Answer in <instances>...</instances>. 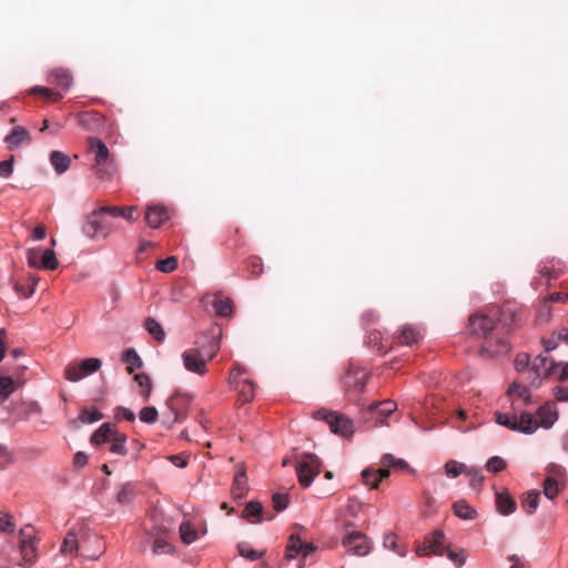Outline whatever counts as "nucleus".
Masks as SVG:
<instances>
[{
	"mask_svg": "<svg viewBox=\"0 0 568 568\" xmlns=\"http://www.w3.org/2000/svg\"><path fill=\"white\" fill-rule=\"evenodd\" d=\"M495 420L498 425L505 426V427L509 428L510 430L516 432V420H517L516 415L496 412Z\"/></svg>",
	"mask_w": 568,
	"mask_h": 568,
	"instance_id": "a18cd8bd",
	"label": "nucleus"
},
{
	"mask_svg": "<svg viewBox=\"0 0 568 568\" xmlns=\"http://www.w3.org/2000/svg\"><path fill=\"white\" fill-rule=\"evenodd\" d=\"M30 141V134L23 126H14L11 132L4 138V142L9 150H14Z\"/></svg>",
	"mask_w": 568,
	"mask_h": 568,
	"instance_id": "2eb2a0df",
	"label": "nucleus"
},
{
	"mask_svg": "<svg viewBox=\"0 0 568 568\" xmlns=\"http://www.w3.org/2000/svg\"><path fill=\"white\" fill-rule=\"evenodd\" d=\"M51 78H53V79H50V81L55 83L58 87H60L63 90H68L72 84L71 74L68 71L62 70V69L54 70L51 73Z\"/></svg>",
	"mask_w": 568,
	"mask_h": 568,
	"instance_id": "72a5a7b5",
	"label": "nucleus"
},
{
	"mask_svg": "<svg viewBox=\"0 0 568 568\" xmlns=\"http://www.w3.org/2000/svg\"><path fill=\"white\" fill-rule=\"evenodd\" d=\"M273 504H274L275 510L282 511L287 507L288 498L284 494H274Z\"/></svg>",
	"mask_w": 568,
	"mask_h": 568,
	"instance_id": "774afa93",
	"label": "nucleus"
},
{
	"mask_svg": "<svg viewBox=\"0 0 568 568\" xmlns=\"http://www.w3.org/2000/svg\"><path fill=\"white\" fill-rule=\"evenodd\" d=\"M24 418H29L41 413V406L38 402H26L22 403Z\"/></svg>",
	"mask_w": 568,
	"mask_h": 568,
	"instance_id": "052dcab7",
	"label": "nucleus"
},
{
	"mask_svg": "<svg viewBox=\"0 0 568 568\" xmlns=\"http://www.w3.org/2000/svg\"><path fill=\"white\" fill-rule=\"evenodd\" d=\"M144 327L150 335L158 342H162L165 338V332L162 325L153 317H148L144 323Z\"/></svg>",
	"mask_w": 568,
	"mask_h": 568,
	"instance_id": "2f4dec72",
	"label": "nucleus"
},
{
	"mask_svg": "<svg viewBox=\"0 0 568 568\" xmlns=\"http://www.w3.org/2000/svg\"><path fill=\"white\" fill-rule=\"evenodd\" d=\"M99 212L109 213L113 216H122L129 222H134L139 219V210L136 206L119 207V206H101Z\"/></svg>",
	"mask_w": 568,
	"mask_h": 568,
	"instance_id": "a211bd4d",
	"label": "nucleus"
},
{
	"mask_svg": "<svg viewBox=\"0 0 568 568\" xmlns=\"http://www.w3.org/2000/svg\"><path fill=\"white\" fill-rule=\"evenodd\" d=\"M89 151L94 156L95 164L99 168H102L106 164L109 159V149L106 145L98 138H89L88 140Z\"/></svg>",
	"mask_w": 568,
	"mask_h": 568,
	"instance_id": "f8f14e48",
	"label": "nucleus"
},
{
	"mask_svg": "<svg viewBox=\"0 0 568 568\" xmlns=\"http://www.w3.org/2000/svg\"><path fill=\"white\" fill-rule=\"evenodd\" d=\"M515 367L518 372L527 374L529 369V356L527 354H518L515 359Z\"/></svg>",
	"mask_w": 568,
	"mask_h": 568,
	"instance_id": "0e129e2a",
	"label": "nucleus"
},
{
	"mask_svg": "<svg viewBox=\"0 0 568 568\" xmlns=\"http://www.w3.org/2000/svg\"><path fill=\"white\" fill-rule=\"evenodd\" d=\"M545 471H546V478H550V479H564L565 476H566V470L565 468L559 465V464H556V463H549L546 468H545Z\"/></svg>",
	"mask_w": 568,
	"mask_h": 568,
	"instance_id": "09e8293b",
	"label": "nucleus"
},
{
	"mask_svg": "<svg viewBox=\"0 0 568 568\" xmlns=\"http://www.w3.org/2000/svg\"><path fill=\"white\" fill-rule=\"evenodd\" d=\"M122 361L128 364L129 373L142 366V359L134 348H128L122 355Z\"/></svg>",
	"mask_w": 568,
	"mask_h": 568,
	"instance_id": "4c0bfd02",
	"label": "nucleus"
},
{
	"mask_svg": "<svg viewBox=\"0 0 568 568\" xmlns=\"http://www.w3.org/2000/svg\"><path fill=\"white\" fill-rule=\"evenodd\" d=\"M231 383L237 390L243 402H250L254 396V385L252 382L243 378V372L236 368L232 372Z\"/></svg>",
	"mask_w": 568,
	"mask_h": 568,
	"instance_id": "9d476101",
	"label": "nucleus"
},
{
	"mask_svg": "<svg viewBox=\"0 0 568 568\" xmlns=\"http://www.w3.org/2000/svg\"><path fill=\"white\" fill-rule=\"evenodd\" d=\"M50 163L58 174H62L69 170L71 160L67 154L60 151H52L50 154Z\"/></svg>",
	"mask_w": 568,
	"mask_h": 568,
	"instance_id": "5701e85b",
	"label": "nucleus"
},
{
	"mask_svg": "<svg viewBox=\"0 0 568 568\" xmlns=\"http://www.w3.org/2000/svg\"><path fill=\"white\" fill-rule=\"evenodd\" d=\"M343 547L347 552L355 556H365L371 551V542L359 531H351L348 532L342 540Z\"/></svg>",
	"mask_w": 568,
	"mask_h": 568,
	"instance_id": "1a4fd4ad",
	"label": "nucleus"
},
{
	"mask_svg": "<svg viewBox=\"0 0 568 568\" xmlns=\"http://www.w3.org/2000/svg\"><path fill=\"white\" fill-rule=\"evenodd\" d=\"M220 349V341L213 339L206 346L192 347L182 353V361L187 372L196 375H204L207 371V363L216 355Z\"/></svg>",
	"mask_w": 568,
	"mask_h": 568,
	"instance_id": "f257e3e1",
	"label": "nucleus"
},
{
	"mask_svg": "<svg viewBox=\"0 0 568 568\" xmlns=\"http://www.w3.org/2000/svg\"><path fill=\"white\" fill-rule=\"evenodd\" d=\"M59 265L55 253L51 248L41 250V263L40 268L54 270Z\"/></svg>",
	"mask_w": 568,
	"mask_h": 568,
	"instance_id": "ea45409f",
	"label": "nucleus"
},
{
	"mask_svg": "<svg viewBox=\"0 0 568 568\" xmlns=\"http://www.w3.org/2000/svg\"><path fill=\"white\" fill-rule=\"evenodd\" d=\"M101 213L102 212H99V209L95 210L89 216V225L92 229V235H102L103 237H106L114 231V227L111 224L98 217V215Z\"/></svg>",
	"mask_w": 568,
	"mask_h": 568,
	"instance_id": "f3484780",
	"label": "nucleus"
},
{
	"mask_svg": "<svg viewBox=\"0 0 568 568\" xmlns=\"http://www.w3.org/2000/svg\"><path fill=\"white\" fill-rule=\"evenodd\" d=\"M180 538L185 545H191L197 539L196 527L187 519L180 524Z\"/></svg>",
	"mask_w": 568,
	"mask_h": 568,
	"instance_id": "a878e982",
	"label": "nucleus"
},
{
	"mask_svg": "<svg viewBox=\"0 0 568 568\" xmlns=\"http://www.w3.org/2000/svg\"><path fill=\"white\" fill-rule=\"evenodd\" d=\"M367 374L364 371H354L351 369L348 374L346 375L345 383L347 385H353L355 387H363L365 381H366Z\"/></svg>",
	"mask_w": 568,
	"mask_h": 568,
	"instance_id": "49530a36",
	"label": "nucleus"
},
{
	"mask_svg": "<svg viewBox=\"0 0 568 568\" xmlns=\"http://www.w3.org/2000/svg\"><path fill=\"white\" fill-rule=\"evenodd\" d=\"M302 550V539L298 535L292 534L288 538V542L286 545V558L295 559L301 555Z\"/></svg>",
	"mask_w": 568,
	"mask_h": 568,
	"instance_id": "f704fd0d",
	"label": "nucleus"
},
{
	"mask_svg": "<svg viewBox=\"0 0 568 568\" xmlns=\"http://www.w3.org/2000/svg\"><path fill=\"white\" fill-rule=\"evenodd\" d=\"M171 549H172L171 545L168 541H165L164 539L158 538L154 540L153 554H155V555L166 554V552H170Z\"/></svg>",
	"mask_w": 568,
	"mask_h": 568,
	"instance_id": "69168bd1",
	"label": "nucleus"
},
{
	"mask_svg": "<svg viewBox=\"0 0 568 568\" xmlns=\"http://www.w3.org/2000/svg\"><path fill=\"white\" fill-rule=\"evenodd\" d=\"M422 336V331L414 326H404L399 332L402 343L409 345L416 343Z\"/></svg>",
	"mask_w": 568,
	"mask_h": 568,
	"instance_id": "e433bc0d",
	"label": "nucleus"
},
{
	"mask_svg": "<svg viewBox=\"0 0 568 568\" xmlns=\"http://www.w3.org/2000/svg\"><path fill=\"white\" fill-rule=\"evenodd\" d=\"M158 417V410L153 406H148L141 409L140 419L144 423H154Z\"/></svg>",
	"mask_w": 568,
	"mask_h": 568,
	"instance_id": "680f3d73",
	"label": "nucleus"
},
{
	"mask_svg": "<svg viewBox=\"0 0 568 568\" xmlns=\"http://www.w3.org/2000/svg\"><path fill=\"white\" fill-rule=\"evenodd\" d=\"M468 477H470V485L471 486H479L483 480L484 476L481 474V470L476 467H470L466 469V474Z\"/></svg>",
	"mask_w": 568,
	"mask_h": 568,
	"instance_id": "e2e57ef3",
	"label": "nucleus"
},
{
	"mask_svg": "<svg viewBox=\"0 0 568 568\" xmlns=\"http://www.w3.org/2000/svg\"><path fill=\"white\" fill-rule=\"evenodd\" d=\"M16 529V524L11 515L0 511V532L11 534Z\"/></svg>",
	"mask_w": 568,
	"mask_h": 568,
	"instance_id": "603ef678",
	"label": "nucleus"
},
{
	"mask_svg": "<svg viewBox=\"0 0 568 568\" xmlns=\"http://www.w3.org/2000/svg\"><path fill=\"white\" fill-rule=\"evenodd\" d=\"M494 327V320L485 314H475L469 317V329L474 334L486 335Z\"/></svg>",
	"mask_w": 568,
	"mask_h": 568,
	"instance_id": "ddd939ff",
	"label": "nucleus"
},
{
	"mask_svg": "<svg viewBox=\"0 0 568 568\" xmlns=\"http://www.w3.org/2000/svg\"><path fill=\"white\" fill-rule=\"evenodd\" d=\"M507 463L499 456L490 457L486 463V469L490 473H498L505 469Z\"/></svg>",
	"mask_w": 568,
	"mask_h": 568,
	"instance_id": "6e6d98bb",
	"label": "nucleus"
},
{
	"mask_svg": "<svg viewBox=\"0 0 568 568\" xmlns=\"http://www.w3.org/2000/svg\"><path fill=\"white\" fill-rule=\"evenodd\" d=\"M134 381L140 387V394L144 397V399H148L152 389V384L149 376L144 373H139L134 376Z\"/></svg>",
	"mask_w": 568,
	"mask_h": 568,
	"instance_id": "79ce46f5",
	"label": "nucleus"
},
{
	"mask_svg": "<svg viewBox=\"0 0 568 568\" xmlns=\"http://www.w3.org/2000/svg\"><path fill=\"white\" fill-rule=\"evenodd\" d=\"M295 469L300 484L303 487H308L320 474L321 462L313 454H303L297 458Z\"/></svg>",
	"mask_w": 568,
	"mask_h": 568,
	"instance_id": "7ed1b4c3",
	"label": "nucleus"
},
{
	"mask_svg": "<svg viewBox=\"0 0 568 568\" xmlns=\"http://www.w3.org/2000/svg\"><path fill=\"white\" fill-rule=\"evenodd\" d=\"M110 442H111L110 450L113 454H118V455H126L128 454V449L125 447L126 436L124 434H121L116 430Z\"/></svg>",
	"mask_w": 568,
	"mask_h": 568,
	"instance_id": "58836bf2",
	"label": "nucleus"
},
{
	"mask_svg": "<svg viewBox=\"0 0 568 568\" xmlns=\"http://www.w3.org/2000/svg\"><path fill=\"white\" fill-rule=\"evenodd\" d=\"M152 519L155 524L154 529L160 534H166L173 529V521L171 519L164 518V515L161 509H156L152 516Z\"/></svg>",
	"mask_w": 568,
	"mask_h": 568,
	"instance_id": "c756f323",
	"label": "nucleus"
},
{
	"mask_svg": "<svg viewBox=\"0 0 568 568\" xmlns=\"http://www.w3.org/2000/svg\"><path fill=\"white\" fill-rule=\"evenodd\" d=\"M530 386H525L518 382L513 383L507 392L508 397L513 402V406L516 408L517 403L521 402L527 404L530 400Z\"/></svg>",
	"mask_w": 568,
	"mask_h": 568,
	"instance_id": "4468645a",
	"label": "nucleus"
},
{
	"mask_svg": "<svg viewBox=\"0 0 568 568\" xmlns=\"http://www.w3.org/2000/svg\"><path fill=\"white\" fill-rule=\"evenodd\" d=\"M374 407L377 409V415L383 417H388L397 409V403L392 399L383 400Z\"/></svg>",
	"mask_w": 568,
	"mask_h": 568,
	"instance_id": "de8ad7c7",
	"label": "nucleus"
},
{
	"mask_svg": "<svg viewBox=\"0 0 568 568\" xmlns=\"http://www.w3.org/2000/svg\"><path fill=\"white\" fill-rule=\"evenodd\" d=\"M237 550L242 557L250 560H257L264 555V551L252 549L246 544H239Z\"/></svg>",
	"mask_w": 568,
	"mask_h": 568,
	"instance_id": "5fc2aeb1",
	"label": "nucleus"
},
{
	"mask_svg": "<svg viewBox=\"0 0 568 568\" xmlns=\"http://www.w3.org/2000/svg\"><path fill=\"white\" fill-rule=\"evenodd\" d=\"M31 92L39 93L50 101H59L62 98V95L59 92H55L51 89L41 85L33 87L31 89Z\"/></svg>",
	"mask_w": 568,
	"mask_h": 568,
	"instance_id": "4d7b16f0",
	"label": "nucleus"
},
{
	"mask_svg": "<svg viewBox=\"0 0 568 568\" xmlns=\"http://www.w3.org/2000/svg\"><path fill=\"white\" fill-rule=\"evenodd\" d=\"M539 427V423L531 414H521L516 420V432L532 434Z\"/></svg>",
	"mask_w": 568,
	"mask_h": 568,
	"instance_id": "4be33fe9",
	"label": "nucleus"
},
{
	"mask_svg": "<svg viewBox=\"0 0 568 568\" xmlns=\"http://www.w3.org/2000/svg\"><path fill=\"white\" fill-rule=\"evenodd\" d=\"M262 511H263V507L261 505V503L258 501H250L243 513H242V517L245 518V519H250L252 517H255L256 519L255 520H251L252 524H258L262 521V519L260 518V516L262 515Z\"/></svg>",
	"mask_w": 568,
	"mask_h": 568,
	"instance_id": "c9c22d12",
	"label": "nucleus"
},
{
	"mask_svg": "<svg viewBox=\"0 0 568 568\" xmlns=\"http://www.w3.org/2000/svg\"><path fill=\"white\" fill-rule=\"evenodd\" d=\"M13 172V158L0 162V178L7 179Z\"/></svg>",
	"mask_w": 568,
	"mask_h": 568,
	"instance_id": "338daca9",
	"label": "nucleus"
},
{
	"mask_svg": "<svg viewBox=\"0 0 568 568\" xmlns=\"http://www.w3.org/2000/svg\"><path fill=\"white\" fill-rule=\"evenodd\" d=\"M558 416L559 413L555 402H547L537 410V420L544 428L552 427Z\"/></svg>",
	"mask_w": 568,
	"mask_h": 568,
	"instance_id": "9b49d317",
	"label": "nucleus"
},
{
	"mask_svg": "<svg viewBox=\"0 0 568 568\" xmlns=\"http://www.w3.org/2000/svg\"><path fill=\"white\" fill-rule=\"evenodd\" d=\"M445 473L449 478H456L462 474H466L467 466L457 460H448L445 466Z\"/></svg>",
	"mask_w": 568,
	"mask_h": 568,
	"instance_id": "a19ab883",
	"label": "nucleus"
},
{
	"mask_svg": "<svg viewBox=\"0 0 568 568\" xmlns=\"http://www.w3.org/2000/svg\"><path fill=\"white\" fill-rule=\"evenodd\" d=\"M454 514L464 520H471L476 518L477 511L465 500H458L453 505Z\"/></svg>",
	"mask_w": 568,
	"mask_h": 568,
	"instance_id": "bb28decb",
	"label": "nucleus"
},
{
	"mask_svg": "<svg viewBox=\"0 0 568 568\" xmlns=\"http://www.w3.org/2000/svg\"><path fill=\"white\" fill-rule=\"evenodd\" d=\"M178 266V261L174 256H170L165 260H161L158 262L156 267L159 271L163 273H170L174 271Z\"/></svg>",
	"mask_w": 568,
	"mask_h": 568,
	"instance_id": "bf43d9fd",
	"label": "nucleus"
},
{
	"mask_svg": "<svg viewBox=\"0 0 568 568\" xmlns=\"http://www.w3.org/2000/svg\"><path fill=\"white\" fill-rule=\"evenodd\" d=\"M539 499L540 493L538 490H530L524 496L521 506L529 515H531L537 510L539 506Z\"/></svg>",
	"mask_w": 568,
	"mask_h": 568,
	"instance_id": "7c9ffc66",
	"label": "nucleus"
},
{
	"mask_svg": "<svg viewBox=\"0 0 568 568\" xmlns=\"http://www.w3.org/2000/svg\"><path fill=\"white\" fill-rule=\"evenodd\" d=\"M19 552L21 557L20 567H29L37 560L36 539L37 532L33 526L26 525L19 531Z\"/></svg>",
	"mask_w": 568,
	"mask_h": 568,
	"instance_id": "f03ea898",
	"label": "nucleus"
},
{
	"mask_svg": "<svg viewBox=\"0 0 568 568\" xmlns=\"http://www.w3.org/2000/svg\"><path fill=\"white\" fill-rule=\"evenodd\" d=\"M389 476L388 469L365 468L362 470V480L366 486L377 488L381 479Z\"/></svg>",
	"mask_w": 568,
	"mask_h": 568,
	"instance_id": "6ab92c4d",
	"label": "nucleus"
},
{
	"mask_svg": "<svg viewBox=\"0 0 568 568\" xmlns=\"http://www.w3.org/2000/svg\"><path fill=\"white\" fill-rule=\"evenodd\" d=\"M27 260H28V264H29L31 267L40 268V263H41V248H40V247L29 248V250L27 251Z\"/></svg>",
	"mask_w": 568,
	"mask_h": 568,
	"instance_id": "13d9d810",
	"label": "nucleus"
},
{
	"mask_svg": "<svg viewBox=\"0 0 568 568\" xmlns=\"http://www.w3.org/2000/svg\"><path fill=\"white\" fill-rule=\"evenodd\" d=\"M215 313L220 316H231L233 312L232 302L230 298H217L213 303Z\"/></svg>",
	"mask_w": 568,
	"mask_h": 568,
	"instance_id": "c03bdc74",
	"label": "nucleus"
},
{
	"mask_svg": "<svg viewBox=\"0 0 568 568\" xmlns=\"http://www.w3.org/2000/svg\"><path fill=\"white\" fill-rule=\"evenodd\" d=\"M554 362L547 356L539 355L534 358L527 371V379H529V386L531 388H538L541 386L542 381L550 377V371H548L550 363Z\"/></svg>",
	"mask_w": 568,
	"mask_h": 568,
	"instance_id": "6e6552de",
	"label": "nucleus"
},
{
	"mask_svg": "<svg viewBox=\"0 0 568 568\" xmlns=\"http://www.w3.org/2000/svg\"><path fill=\"white\" fill-rule=\"evenodd\" d=\"M560 491L559 483L557 479L545 478L544 481V495L548 499H554Z\"/></svg>",
	"mask_w": 568,
	"mask_h": 568,
	"instance_id": "3c124183",
	"label": "nucleus"
},
{
	"mask_svg": "<svg viewBox=\"0 0 568 568\" xmlns=\"http://www.w3.org/2000/svg\"><path fill=\"white\" fill-rule=\"evenodd\" d=\"M550 376L560 382H568V362H551L548 368Z\"/></svg>",
	"mask_w": 568,
	"mask_h": 568,
	"instance_id": "473e14b6",
	"label": "nucleus"
},
{
	"mask_svg": "<svg viewBox=\"0 0 568 568\" xmlns=\"http://www.w3.org/2000/svg\"><path fill=\"white\" fill-rule=\"evenodd\" d=\"M444 532L442 530H436L433 532L430 537H428L427 540V547L429 548V551L432 555L436 556H443L445 551L444 546Z\"/></svg>",
	"mask_w": 568,
	"mask_h": 568,
	"instance_id": "393cba45",
	"label": "nucleus"
},
{
	"mask_svg": "<svg viewBox=\"0 0 568 568\" xmlns=\"http://www.w3.org/2000/svg\"><path fill=\"white\" fill-rule=\"evenodd\" d=\"M247 477L244 469H239L232 488L233 497L236 499H242L247 491Z\"/></svg>",
	"mask_w": 568,
	"mask_h": 568,
	"instance_id": "b1692460",
	"label": "nucleus"
},
{
	"mask_svg": "<svg viewBox=\"0 0 568 568\" xmlns=\"http://www.w3.org/2000/svg\"><path fill=\"white\" fill-rule=\"evenodd\" d=\"M116 429L113 425L105 423L102 424L91 436V443L94 445H101L110 442Z\"/></svg>",
	"mask_w": 568,
	"mask_h": 568,
	"instance_id": "412c9836",
	"label": "nucleus"
},
{
	"mask_svg": "<svg viewBox=\"0 0 568 568\" xmlns=\"http://www.w3.org/2000/svg\"><path fill=\"white\" fill-rule=\"evenodd\" d=\"M496 507H497V510L503 516H508L516 510L517 504H516L515 499L511 498L508 494L497 493L496 494Z\"/></svg>",
	"mask_w": 568,
	"mask_h": 568,
	"instance_id": "aec40b11",
	"label": "nucleus"
},
{
	"mask_svg": "<svg viewBox=\"0 0 568 568\" xmlns=\"http://www.w3.org/2000/svg\"><path fill=\"white\" fill-rule=\"evenodd\" d=\"M83 536V523H77L72 525L64 537L60 546V555L68 558H74L81 554V538Z\"/></svg>",
	"mask_w": 568,
	"mask_h": 568,
	"instance_id": "39448f33",
	"label": "nucleus"
},
{
	"mask_svg": "<svg viewBox=\"0 0 568 568\" xmlns=\"http://www.w3.org/2000/svg\"><path fill=\"white\" fill-rule=\"evenodd\" d=\"M10 282L13 286V290L17 292L18 295L23 296V297H30L36 291V285H37L38 278L30 277L31 283H30L29 290H26L14 277H11Z\"/></svg>",
	"mask_w": 568,
	"mask_h": 568,
	"instance_id": "37998d69",
	"label": "nucleus"
},
{
	"mask_svg": "<svg viewBox=\"0 0 568 568\" xmlns=\"http://www.w3.org/2000/svg\"><path fill=\"white\" fill-rule=\"evenodd\" d=\"M447 557L457 568H460L466 562L468 555L465 549L453 550L448 548Z\"/></svg>",
	"mask_w": 568,
	"mask_h": 568,
	"instance_id": "8fccbe9b",
	"label": "nucleus"
},
{
	"mask_svg": "<svg viewBox=\"0 0 568 568\" xmlns=\"http://www.w3.org/2000/svg\"><path fill=\"white\" fill-rule=\"evenodd\" d=\"M168 219L164 207L151 204L146 207L145 222L150 227L158 229Z\"/></svg>",
	"mask_w": 568,
	"mask_h": 568,
	"instance_id": "dca6fc26",
	"label": "nucleus"
},
{
	"mask_svg": "<svg viewBox=\"0 0 568 568\" xmlns=\"http://www.w3.org/2000/svg\"><path fill=\"white\" fill-rule=\"evenodd\" d=\"M102 362L90 357L79 364H69L64 369V377L71 383H77L100 369Z\"/></svg>",
	"mask_w": 568,
	"mask_h": 568,
	"instance_id": "0eeeda50",
	"label": "nucleus"
},
{
	"mask_svg": "<svg viewBox=\"0 0 568 568\" xmlns=\"http://www.w3.org/2000/svg\"><path fill=\"white\" fill-rule=\"evenodd\" d=\"M135 496V486L132 483L122 485L115 496L116 503L120 505L130 504Z\"/></svg>",
	"mask_w": 568,
	"mask_h": 568,
	"instance_id": "cd10ccee",
	"label": "nucleus"
},
{
	"mask_svg": "<svg viewBox=\"0 0 568 568\" xmlns=\"http://www.w3.org/2000/svg\"><path fill=\"white\" fill-rule=\"evenodd\" d=\"M16 388L17 385L12 377L6 376L0 372V403L8 399Z\"/></svg>",
	"mask_w": 568,
	"mask_h": 568,
	"instance_id": "c85d7f7f",
	"label": "nucleus"
},
{
	"mask_svg": "<svg viewBox=\"0 0 568 568\" xmlns=\"http://www.w3.org/2000/svg\"><path fill=\"white\" fill-rule=\"evenodd\" d=\"M81 423L93 424L103 418V415L97 409H83L79 416Z\"/></svg>",
	"mask_w": 568,
	"mask_h": 568,
	"instance_id": "864d4df0",
	"label": "nucleus"
},
{
	"mask_svg": "<svg viewBox=\"0 0 568 568\" xmlns=\"http://www.w3.org/2000/svg\"><path fill=\"white\" fill-rule=\"evenodd\" d=\"M104 551V544L102 538L91 531L88 526L83 523V536L81 538V554L85 560H95L98 559Z\"/></svg>",
	"mask_w": 568,
	"mask_h": 568,
	"instance_id": "423d86ee",
	"label": "nucleus"
},
{
	"mask_svg": "<svg viewBox=\"0 0 568 568\" xmlns=\"http://www.w3.org/2000/svg\"><path fill=\"white\" fill-rule=\"evenodd\" d=\"M316 419H323L328 425L332 433L343 437H349L354 433V424L348 417L337 414L335 412H328L320 409L315 413Z\"/></svg>",
	"mask_w": 568,
	"mask_h": 568,
	"instance_id": "20e7f679",
	"label": "nucleus"
}]
</instances>
